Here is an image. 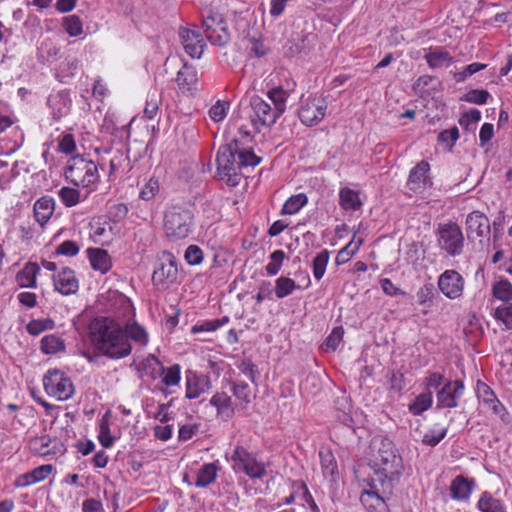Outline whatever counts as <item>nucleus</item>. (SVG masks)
I'll return each instance as SVG.
<instances>
[{
  "instance_id": "obj_9",
  "label": "nucleus",
  "mask_w": 512,
  "mask_h": 512,
  "mask_svg": "<svg viewBox=\"0 0 512 512\" xmlns=\"http://www.w3.org/2000/svg\"><path fill=\"white\" fill-rule=\"evenodd\" d=\"M327 101L321 95H313L302 100L298 117L306 126H314L323 120L327 111Z\"/></svg>"
},
{
  "instance_id": "obj_42",
  "label": "nucleus",
  "mask_w": 512,
  "mask_h": 512,
  "mask_svg": "<svg viewBox=\"0 0 512 512\" xmlns=\"http://www.w3.org/2000/svg\"><path fill=\"white\" fill-rule=\"evenodd\" d=\"M141 366L145 375L151 377L152 379H156L164 373V366L159 361V359L152 354L148 355L142 361Z\"/></svg>"
},
{
  "instance_id": "obj_26",
  "label": "nucleus",
  "mask_w": 512,
  "mask_h": 512,
  "mask_svg": "<svg viewBox=\"0 0 512 512\" xmlns=\"http://www.w3.org/2000/svg\"><path fill=\"white\" fill-rule=\"evenodd\" d=\"M177 84L182 91H192L196 89L198 81L197 71L194 67L184 64L178 71Z\"/></svg>"
},
{
  "instance_id": "obj_50",
  "label": "nucleus",
  "mask_w": 512,
  "mask_h": 512,
  "mask_svg": "<svg viewBox=\"0 0 512 512\" xmlns=\"http://www.w3.org/2000/svg\"><path fill=\"white\" fill-rule=\"evenodd\" d=\"M162 383L167 387L178 386L181 380V368L179 364H174L168 368L164 367Z\"/></svg>"
},
{
  "instance_id": "obj_49",
  "label": "nucleus",
  "mask_w": 512,
  "mask_h": 512,
  "mask_svg": "<svg viewBox=\"0 0 512 512\" xmlns=\"http://www.w3.org/2000/svg\"><path fill=\"white\" fill-rule=\"evenodd\" d=\"M286 254L283 250H275L269 256V262L265 270L269 276H275L280 271Z\"/></svg>"
},
{
  "instance_id": "obj_53",
  "label": "nucleus",
  "mask_w": 512,
  "mask_h": 512,
  "mask_svg": "<svg viewBox=\"0 0 512 512\" xmlns=\"http://www.w3.org/2000/svg\"><path fill=\"white\" fill-rule=\"evenodd\" d=\"M51 443L52 441L49 436H41L33 439L31 442V446L36 453L42 456H46L56 453L54 451L55 446H53V448H50Z\"/></svg>"
},
{
  "instance_id": "obj_11",
  "label": "nucleus",
  "mask_w": 512,
  "mask_h": 512,
  "mask_svg": "<svg viewBox=\"0 0 512 512\" xmlns=\"http://www.w3.org/2000/svg\"><path fill=\"white\" fill-rule=\"evenodd\" d=\"M250 106L253 111L251 115L252 125L257 131L261 127H270L274 125L281 114L274 107L259 96H253L250 100Z\"/></svg>"
},
{
  "instance_id": "obj_24",
  "label": "nucleus",
  "mask_w": 512,
  "mask_h": 512,
  "mask_svg": "<svg viewBox=\"0 0 512 512\" xmlns=\"http://www.w3.org/2000/svg\"><path fill=\"white\" fill-rule=\"evenodd\" d=\"M192 220V210L181 205H172L164 213V224H187Z\"/></svg>"
},
{
  "instance_id": "obj_21",
  "label": "nucleus",
  "mask_w": 512,
  "mask_h": 512,
  "mask_svg": "<svg viewBox=\"0 0 512 512\" xmlns=\"http://www.w3.org/2000/svg\"><path fill=\"white\" fill-rule=\"evenodd\" d=\"M210 405L216 408L217 416L224 421L232 419L237 405L226 392H216L210 399Z\"/></svg>"
},
{
  "instance_id": "obj_18",
  "label": "nucleus",
  "mask_w": 512,
  "mask_h": 512,
  "mask_svg": "<svg viewBox=\"0 0 512 512\" xmlns=\"http://www.w3.org/2000/svg\"><path fill=\"white\" fill-rule=\"evenodd\" d=\"M52 279L54 289L64 296L75 294L79 289V280L69 267H62Z\"/></svg>"
},
{
  "instance_id": "obj_62",
  "label": "nucleus",
  "mask_w": 512,
  "mask_h": 512,
  "mask_svg": "<svg viewBox=\"0 0 512 512\" xmlns=\"http://www.w3.org/2000/svg\"><path fill=\"white\" fill-rule=\"evenodd\" d=\"M167 238L172 242L185 239L190 234L188 226H164Z\"/></svg>"
},
{
  "instance_id": "obj_46",
  "label": "nucleus",
  "mask_w": 512,
  "mask_h": 512,
  "mask_svg": "<svg viewBox=\"0 0 512 512\" xmlns=\"http://www.w3.org/2000/svg\"><path fill=\"white\" fill-rule=\"evenodd\" d=\"M492 295L497 300L508 302L512 300V284L507 279H501L492 286Z\"/></svg>"
},
{
  "instance_id": "obj_48",
  "label": "nucleus",
  "mask_w": 512,
  "mask_h": 512,
  "mask_svg": "<svg viewBox=\"0 0 512 512\" xmlns=\"http://www.w3.org/2000/svg\"><path fill=\"white\" fill-rule=\"evenodd\" d=\"M300 288L296 282L289 277H279L275 282V294L278 299L285 298Z\"/></svg>"
},
{
  "instance_id": "obj_56",
  "label": "nucleus",
  "mask_w": 512,
  "mask_h": 512,
  "mask_svg": "<svg viewBox=\"0 0 512 512\" xmlns=\"http://www.w3.org/2000/svg\"><path fill=\"white\" fill-rule=\"evenodd\" d=\"M184 259L191 266L200 265L204 260V252L198 245H189L184 252Z\"/></svg>"
},
{
  "instance_id": "obj_64",
  "label": "nucleus",
  "mask_w": 512,
  "mask_h": 512,
  "mask_svg": "<svg viewBox=\"0 0 512 512\" xmlns=\"http://www.w3.org/2000/svg\"><path fill=\"white\" fill-rule=\"evenodd\" d=\"M495 317L502 321L508 329H512V303L497 307Z\"/></svg>"
},
{
  "instance_id": "obj_5",
  "label": "nucleus",
  "mask_w": 512,
  "mask_h": 512,
  "mask_svg": "<svg viewBox=\"0 0 512 512\" xmlns=\"http://www.w3.org/2000/svg\"><path fill=\"white\" fill-rule=\"evenodd\" d=\"M366 487L360 494V502L367 512H389L387 500L393 494L394 486L371 478L363 479Z\"/></svg>"
},
{
  "instance_id": "obj_31",
  "label": "nucleus",
  "mask_w": 512,
  "mask_h": 512,
  "mask_svg": "<svg viewBox=\"0 0 512 512\" xmlns=\"http://www.w3.org/2000/svg\"><path fill=\"white\" fill-rule=\"evenodd\" d=\"M473 482L462 475H458L451 483L450 491L453 499L464 500L472 491Z\"/></svg>"
},
{
  "instance_id": "obj_29",
  "label": "nucleus",
  "mask_w": 512,
  "mask_h": 512,
  "mask_svg": "<svg viewBox=\"0 0 512 512\" xmlns=\"http://www.w3.org/2000/svg\"><path fill=\"white\" fill-rule=\"evenodd\" d=\"M91 228L90 235L93 241L102 246L109 245L114 236L120 234V226H91Z\"/></svg>"
},
{
  "instance_id": "obj_14",
  "label": "nucleus",
  "mask_w": 512,
  "mask_h": 512,
  "mask_svg": "<svg viewBox=\"0 0 512 512\" xmlns=\"http://www.w3.org/2000/svg\"><path fill=\"white\" fill-rule=\"evenodd\" d=\"M464 390L465 386L462 380L446 381L436 394V409L456 408Z\"/></svg>"
},
{
  "instance_id": "obj_63",
  "label": "nucleus",
  "mask_w": 512,
  "mask_h": 512,
  "mask_svg": "<svg viewBox=\"0 0 512 512\" xmlns=\"http://www.w3.org/2000/svg\"><path fill=\"white\" fill-rule=\"evenodd\" d=\"M57 150L64 154H71L76 150L74 136L70 133H63L58 140Z\"/></svg>"
},
{
  "instance_id": "obj_57",
  "label": "nucleus",
  "mask_w": 512,
  "mask_h": 512,
  "mask_svg": "<svg viewBox=\"0 0 512 512\" xmlns=\"http://www.w3.org/2000/svg\"><path fill=\"white\" fill-rule=\"evenodd\" d=\"M362 241L359 240L358 243H353L352 241L349 242L345 247H343L336 256V263L337 265H342L347 263L353 255L356 253V251L359 249V246L361 245Z\"/></svg>"
},
{
  "instance_id": "obj_55",
  "label": "nucleus",
  "mask_w": 512,
  "mask_h": 512,
  "mask_svg": "<svg viewBox=\"0 0 512 512\" xmlns=\"http://www.w3.org/2000/svg\"><path fill=\"white\" fill-rule=\"evenodd\" d=\"M491 98L490 93L484 89H472L461 98L463 101L477 105H483Z\"/></svg>"
},
{
  "instance_id": "obj_17",
  "label": "nucleus",
  "mask_w": 512,
  "mask_h": 512,
  "mask_svg": "<svg viewBox=\"0 0 512 512\" xmlns=\"http://www.w3.org/2000/svg\"><path fill=\"white\" fill-rule=\"evenodd\" d=\"M185 388V397L187 399H197L210 390L211 380L209 376L189 369L185 372Z\"/></svg>"
},
{
  "instance_id": "obj_22",
  "label": "nucleus",
  "mask_w": 512,
  "mask_h": 512,
  "mask_svg": "<svg viewBox=\"0 0 512 512\" xmlns=\"http://www.w3.org/2000/svg\"><path fill=\"white\" fill-rule=\"evenodd\" d=\"M87 254L90 264L94 270L105 274L111 269V258L106 250L100 248H88Z\"/></svg>"
},
{
  "instance_id": "obj_32",
  "label": "nucleus",
  "mask_w": 512,
  "mask_h": 512,
  "mask_svg": "<svg viewBox=\"0 0 512 512\" xmlns=\"http://www.w3.org/2000/svg\"><path fill=\"white\" fill-rule=\"evenodd\" d=\"M218 467L214 463H206L197 472L195 486L205 488L214 483L217 478Z\"/></svg>"
},
{
  "instance_id": "obj_15",
  "label": "nucleus",
  "mask_w": 512,
  "mask_h": 512,
  "mask_svg": "<svg viewBox=\"0 0 512 512\" xmlns=\"http://www.w3.org/2000/svg\"><path fill=\"white\" fill-rule=\"evenodd\" d=\"M476 395L479 402L489 409L494 415L498 416L502 421L507 419V410L505 406L495 395L494 391L484 382L478 381L476 386Z\"/></svg>"
},
{
  "instance_id": "obj_40",
  "label": "nucleus",
  "mask_w": 512,
  "mask_h": 512,
  "mask_svg": "<svg viewBox=\"0 0 512 512\" xmlns=\"http://www.w3.org/2000/svg\"><path fill=\"white\" fill-rule=\"evenodd\" d=\"M110 411L103 414L99 422L98 440L104 448H109L113 445L114 438L111 436L110 431Z\"/></svg>"
},
{
  "instance_id": "obj_30",
  "label": "nucleus",
  "mask_w": 512,
  "mask_h": 512,
  "mask_svg": "<svg viewBox=\"0 0 512 512\" xmlns=\"http://www.w3.org/2000/svg\"><path fill=\"white\" fill-rule=\"evenodd\" d=\"M123 331H125L127 341L129 342L133 341L139 345L145 346L149 341L147 331L136 321L127 322L123 325Z\"/></svg>"
},
{
  "instance_id": "obj_19",
  "label": "nucleus",
  "mask_w": 512,
  "mask_h": 512,
  "mask_svg": "<svg viewBox=\"0 0 512 512\" xmlns=\"http://www.w3.org/2000/svg\"><path fill=\"white\" fill-rule=\"evenodd\" d=\"M185 52L192 58L199 59L206 46L202 35L195 28H182L179 32Z\"/></svg>"
},
{
  "instance_id": "obj_45",
  "label": "nucleus",
  "mask_w": 512,
  "mask_h": 512,
  "mask_svg": "<svg viewBox=\"0 0 512 512\" xmlns=\"http://www.w3.org/2000/svg\"><path fill=\"white\" fill-rule=\"evenodd\" d=\"M308 203L306 194L299 193L289 197L282 208V214L293 215L300 211Z\"/></svg>"
},
{
  "instance_id": "obj_4",
  "label": "nucleus",
  "mask_w": 512,
  "mask_h": 512,
  "mask_svg": "<svg viewBox=\"0 0 512 512\" xmlns=\"http://www.w3.org/2000/svg\"><path fill=\"white\" fill-rule=\"evenodd\" d=\"M65 178L77 187L95 190L100 181L96 163L83 156L77 155L67 161Z\"/></svg>"
},
{
  "instance_id": "obj_7",
  "label": "nucleus",
  "mask_w": 512,
  "mask_h": 512,
  "mask_svg": "<svg viewBox=\"0 0 512 512\" xmlns=\"http://www.w3.org/2000/svg\"><path fill=\"white\" fill-rule=\"evenodd\" d=\"M45 392L59 401L70 399L74 394V385L70 377L59 369H49L43 377Z\"/></svg>"
},
{
  "instance_id": "obj_33",
  "label": "nucleus",
  "mask_w": 512,
  "mask_h": 512,
  "mask_svg": "<svg viewBox=\"0 0 512 512\" xmlns=\"http://www.w3.org/2000/svg\"><path fill=\"white\" fill-rule=\"evenodd\" d=\"M339 204L344 210L355 211L360 208L361 201L356 191L344 187L339 191Z\"/></svg>"
},
{
  "instance_id": "obj_2",
  "label": "nucleus",
  "mask_w": 512,
  "mask_h": 512,
  "mask_svg": "<svg viewBox=\"0 0 512 512\" xmlns=\"http://www.w3.org/2000/svg\"><path fill=\"white\" fill-rule=\"evenodd\" d=\"M373 445L376 449L370 462L373 474L367 478L395 486L404 471L401 455L395 444L386 437L374 439Z\"/></svg>"
},
{
  "instance_id": "obj_25",
  "label": "nucleus",
  "mask_w": 512,
  "mask_h": 512,
  "mask_svg": "<svg viewBox=\"0 0 512 512\" xmlns=\"http://www.w3.org/2000/svg\"><path fill=\"white\" fill-rule=\"evenodd\" d=\"M47 103L55 119L65 116L69 112L71 106V101L68 94L65 92H58L50 95Z\"/></svg>"
},
{
  "instance_id": "obj_13",
  "label": "nucleus",
  "mask_w": 512,
  "mask_h": 512,
  "mask_svg": "<svg viewBox=\"0 0 512 512\" xmlns=\"http://www.w3.org/2000/svg\"><path fill=\"white\" fill-rule=\"evenodd\" d=\"M438 245L450 256L462 253L464 236L459 226H440L438 229Z\"/></svg>"
},
{
  "instance_id": "obj_10",
  "label": "nucleus",
  "mask_w": 512,
  "mask_h": 512,
  "mask_svg": "<svg viewBox=\"0 0 512 512\" xmlns=\"http://www.w3.org/2000/svg\"><path fill=\"white\" fill-rule=\"evenodd\" d=\"M178 278V266L172 253H164L156 264L152 281L159 288H168Z\"/></svg>"
},
{
  "instance_id": "obj_3",
  "label": "nucleus",
  "mask_w": 512,
  "mask_h": 512,
  "mask_svg": "<svg viewBox=\"0 0 512 512\" xmlns=\"http://www.w3.org/2000/svg\"><path fill=\"white\" fill-rule=\"evenodd\" d=\"M260 161L261 158L253 151L241 149L237 139L228 145L221 146L216 159L218 174L230 186H237L240 183L243 168L254 167Z\"/></svg>"
},
{
  "instance_id": "obj_35",
  "label": "nucleus",
  "mask_w": 512,
  "mask_h": 512,
  "mask_svg": "<svg viewBox=\"0 0 512 512\" xmlns=\"http://www.w3.org/2000/svg\"><path fill=\"white\" fill-rule=\"evenodd\" d=\"M319 458L323 475L325 477H334L338 472V465L331 450L321 449L319 451Z\"/></svg>"
},
{
  "instance_id": "obj_51",
  "label": "nucleus",
  "mask_w": 512,
  "mask_h": 512,
  "mask_svg": "<svg viewBox=\"0 0 512 512\" xmlns=\"http://www.w3.org/2000/svg\"><path fill=\"white\" fill-rule=\"evenodd\" d=\"M54 321L52 319H34L26 325V330L30 335L38 336L46 330L53 329Z\"/></svg>"
},
{
  "instance_id": "obj_41",
  "label": "nucleus",
  "mask_w": 512,
  "mask_h": 512,
  "mask_svg": "<svg viewBox=\"0 0 512 512\" xmlns=\"http://www.w3.org/2000/svg\"><path fill=\"white\" fill-rule=\"evenodd\" d=\"M231 391L241 408L245 409L251 403V390L245 382H231Z\"/></svg>"
},
{
  "instance_id": "obj_23",
  "label": "nucleus",
  "mask_w": 512,
  "mask_h": 512,
  "mask_svg": "<svg viewBox=\"0 0 512 512\" xmlns=\"http://www.w3.org/2000/svg\"><path fill=\"white\" fill-rule=\"evenodd\" d=\"M424 58L431 69L449 67L454 60L449 52L439 47L429 48Z\"/></svg>"
},
{
  "instance_id": "obj_37",
  "label": "nucleus",
  "mask_w": 512,
  "mask_h": 512,
  "mask_svg": "<svg viewBox=\"0 0 512 512\" xmlns=\"http://www.w3.org/2000/svg\"><path fill=\"white\" fill-rule=\"evenodd\" d=\"M477 505L481 512H507L504 504L489 492L482 493Z\"/></svg>"
},
{
  "instance_id": "obj_1",
  "label": "nucleus",
  "mask_w": 512,
  "mask_h": 512,
  "mask_svg": "<svg viewBox=\"0 0 512 512\" xmlns=\"http://www.w3.org/2000/svg\"><path fill=\"white\" fill-rule=\"evenodd\" d=\"M89 340L101 355L118 360L129 356L132 346L123 331V325L112 317L98 316L88 326Z\"/></svg>"
},
{
  "instance_id": "obj_34",
  "label": "nucleus",
  "mask_w": 512,
  "mask_h": 512,
  "mask_svg": "<svg viewBox=\"0 0 512 512\" xmlns=\"http://www.w3.org/2000/svg\"><path fill=\"white\" fill-rule=\"evenodd\" d=\"M433 393L432 391H425L419 394L409 405L408 410L413 415H420L424 411L432 407Z\"/></svg>"
},
{
  "instance_id": "obj_47",
  "label": "nucleus",
  "mask_w": 512,
  "mask_h": 512,
  "mask_svg": "<svg viewBox=\"0 0 512 512\" xmlns=\"http://www.w3.org/2000/svg\"><path fill=\"white\" fill-rule=\"evenodd\" d=\"M60 48L50 38L44 39L38 48V57L42 61H50L58 56Z\"/></svg>"
},
{
  "instance_id": "obj_8",
  "label": "nucleus",
  "mask_w": 512,
  "mask_h": 512,
  "mask_svg": "<svg viewBox=\"0 0 512 512\" xmlns=\"http://www.w3.org/2000/svg\"><path fill=\"white\" fill-rule=\"evenodd\" d=\"M232 469L242 472L250 478H262L266 474L265 465L242 446H236L231 456Z\"/></svg>"
},
{
  "instance_id": "obj_44",
  "label": "nucleus",
  "mask_w": 512,
  "mask_h": 512,
  "mask_svg": "<svg viewBox=\"0 0 512 512\" xmlns=\"http://www.w3.org/2000/svg\"><path fill=\"white\" fill-rule=\"evenodd\" d=\"M330 259V253L328 250L324 249L320 251L312 261V272L313 276L317 281H320L326 271V267L328 265Z\"/></svg>"
},
{
  "instance_id": "obj_52",
  "label": "nucleus",
  "mask_w": 512,
  "mask_h": 512,
  "mask_svg": "<svg viewBox=\"0 0 512 512\" xmlns=\"http://www.w3.org/2000/svg\"><path fill=\"white\" fill-rule=\"evenodd\" d=\"M62 25L70 37H77L83 33V24L76 15L65 17Z\"/></svg>"
},
{
  "instance_id": "obj_12",
  "label": "nucleus",
  "mask_w": 512,
  "mask_h": 512,
  "mask_svg": "<svg viewBox=\"0 0 512 512\" xmlns=\"http://www.w3.org/2000/svg\"><path fill=\"white\" fill-rule=\"evenodd\" d=\"M282 78L279 83L267 91L268 98L273 102V107L281 115L286 111L287 100L296 89V81L288 72L281 74Z\"/></svg>"
},
{
  "instance_id": "obj_58",
  "label": "nucleus",
  "mask_w": 512,
  "mask_h": 512,
  "mask_svg": "<svg viewBox=\"0 0 512 512\" xmlns=\"http://www.w3.org/2000/svg\"><path fill=\"white\" fill-rule=\"evenodd\" d=\"M58 195L61 201L68 207L76 205L80 200V193L77 189L71 187H62Z\"/></svg>"
},
{
  "instance_id": "obj_28",
  "label": "nucleus",
  "mask_w": 512,
  "mask_h": 512,
  "mask_svg": "<svg viewBox=\"0 0 512 512\" xmlns=\"http://www.w3.org/2000/svg\"><path fill=\"white\" fill-rule=\"evenodd\" d=\"M55 202L51 197L45 196L34 204V216L39 224H45L53 215Z\"/></svg>"
},
{
  "instance_id": "obj_39",
  "label": "nucleus",
  "mask_w": 512,
  "mask_h": 512,
  "mask_svg": "<svg viewBox=\"0 0 512 512\" xmlns=\"http://www.w3.org/2000/svg\"><path fill=\"white\" fill-rule=\"evenodd\" d=\"M336 410L338 412V420L346 427L352 428L354 421L351 416V404L347 397L343 396L337 398L335 402Z\"/></svg>"
},
{
  "instance_id": "obj_36",
  "label": "nucleus",
  "mask_w": 512,
  "mask_h": 512,
  "mask_svg": "<svg viewBox=\"0 0 512 512\" xmlns=\"http://www.w3.org/2000/svg\"><path fill=\"white\" fill-rule=\"evenodd\" d=\"M447 431L448 427L436 423L423 435L422 443L426 446L435 447L445 438Z\"/></svg>"
},
{
  "instance_id": "obj_43",
  "label": "nucleus",
  "mask_w": 512,
  "mask_h": 512,
  "mask_svg": "<svg viewBox=\"0 0 512 512\" xmlns=\"http://www.w3.org/2000/svg\"><path fill=\"white\" fill-rule=\"evenodd\" d=\"M435 286L433 283H425L423 286H421L417 293V302L421 306H425L427 309L423 311L424 314H427L429 309L432 306L433 299L435 297Z\"/></svg>"
},
{
  "instance_id": "obj_60",
  "label": "nucleus",
  "mask_w": 512,
  "mask_h": 512,
  "mask_svg": "<svg viewBox=\"0 0 512 512\" xmlns=\"http://www.w3.org/2000/svg\"><path fill=\"white\" fill-rule=\"evenodd\" d=\"M343 335H344V329L342 326L334 327L333 330L331 331V333L325 339L324 344L326 346V349L335 351L339 347V345L343 339Z\"/></svg>"
},
{
  "instance_id": "obj_16",
  "label": "nucleus",
  "mask_w": 512,
  "mask_h": 512,
  "mask_svg": "<svg viewBox=\"0 0 512 512\" xmlns=\"http://www.w3.org/2000/svg\"><path fill=\"white\" fill-rule=\"evenodd\" d=\"M440 291L449 299H458L464 290V279L456 270H446L438 278Z\"/></svg>"
},
{
  "instance_id": "obj_54",
  "label": "nucleus",
  "mask_w": 512,
  "mask_h": 512,
  "mask_svg": "<svg viewBox=\"0 0 512 512\" xmlns=\"http://www.w3.org/2000/svg\"><path fill=\"white\" fill-rule=\"evenodd\" d=\"M128 214V207L123 203H114L109 206L107 218L110 222L116 224L123 221Z\"/></svg>"
},
{
  "instance_id": "obj_6",
  "label": "nucleus",
  "mask_w": 512,
  "mask_h": 512,
  "mask_svg": "<svg viewBox=\"0 0 512 512\" xmlns=\"http://www.w3.org/2000/svg\"><path fill=\"white\" fill-rule=\"evenodd\" d=\"M202 28L207 39L213 45L226 46L231 40V34L225 17L212 9L204 10Z\"/></svg>"
},
{
  "instance_id": "obj_59",
  "label": "nucleus",
  "mask_w": 512,
  "mask_h": 512,
  "mask_svg": "<svg viewBox=\"0 0 512 512\" xmlns=\"http://www.w3.org/2000/svg\"><path fill=\"white\" fill-rule=\"evenodd\" d=\"M229 103L218 100L208 111L209 117L214 122L222 121L228 113Z\"/></svg>"
},
{
  "instance_id": "obj_61",
  "label": "nucleus",
  "mask_w": 512,
  "mask_h": 512,
  "mask_svg": "<svg viewBox=\"0 0 512 512\" xmlns=\"http://www.w3.org/2000/svg\"><path fill=\"white\" fill-rule=\"evenodd\" d=\"M160 96L157 95L156 92L150 93L148 95V98L146 100V105L144 108V115L152 120L155 118V116L158 113L159 110V104H160Z\"/></svg>"
},
{
  "instance_id": "obj_20",
  "label": "nucleus",
  "mask_w": 512,
  "mask_h": 512,
  "mask_svg": "<svg viewBox=\"0 0 512 512\" xmlns=\"http://www.w3.org/2000/svg\"><path fill=\"white\" fill-rule=\"evenodd\" d=\"M429 170L430 165L424 160L414 166L409 173L407 181L408 189L414 193H421L427 186L431 185V181L428 178Z\"/></svg>"
},
{
  "instance_id": "obj_38",
  "label": "nucleus",
  "mask_w": 512,
  "mask_h": 512,
  "mask_svg": "<svg viewBox=\"0 0 512 512\" xmlns=\"http://www.w3.org/2000/svg\"><path fill=\"white\" fill-rule=\"evenodd\" d=\"M40 348L46 355L56 354L65 350V342L60 336L50 334L42 338Z\"/></svg>"
},
{
  "instance_id": "obj_27",
  "label": "nucleus",
  "mask_w": 512,
  "mask_h": 512,
  "mask_svg": "<svg viewBox=\"0 0 512 512\" xmlns=\"http://www.w3.org/2000/svg\"><path fill=\"white\" fill-rule=\"evenodd\" d=\"M39 271L40 267L37 263H26L25 266L16 275V281L18 285L25 288H35L36 276Z\"/></svg>"
}]
</instances>
